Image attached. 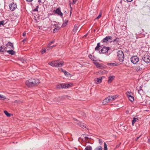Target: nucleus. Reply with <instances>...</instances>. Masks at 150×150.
Wrapping results in <instances>:
<instances>
[{"instance_id":"1","label":"nucleus","mask_w":150,"mask_h":150,"mask_svg":"<svg viewBox=\"0 0 150 150\" xmlns=\"http://www.w3.org/2000/svg\"><path fill=\"white\" fill-rule=\"evenodd\" d=\"M40 83V80L38 79H31L25 82L26 85L29 87L37 86Z\"/></svg>"},{"instance_id":"2","label":"nucleus","mask_w":150,"mask_h":150,"mask_svg":"<svg viewBox=\"0 0 150 150\" xmlns=\"http://www.w3.org/2000/svg\"><path fill=\"white\" fill-rule=\"evenodd\" d=\"M118 59L120 62H122L124 60V54L123 51L119 50L117 52Z\"/></svg>"},{"instance_id":"3","label":"nucleus","mask_w":150,"mask_h":150,"mask_svg":"<svg viewBox=\"0 0 150 150\" xmlns=\"http://www.w3.org/2000/svg\"><path fill=\"white\" fill-rule=\"evenodd\" d=\"M71 85H72V84L61 83L56 85V87L57 88H69Z\"/></svg>"},{"instance_id":"4","label":"nucleus","mask_w":150,"mask_h":150,"mask_svg":"<svg viewBox=\"0 0 150 150\" xmlns=\"http://www.w3.org/2000/svg\"><path fill=\"white\" fill-rule=\"evenodd\" d=\"M131 62L134 64H137L139 61V59L137 56H132L131 59Z\"/></svg>"},{"instance_id":"5","label":"nucleus","mask_w":150,"mask_h":150,"mask_svg":"<svg viewBox=\"0 0 150 150\" xmlns=\"http://www.w3.org/2000/svg\"><path fill=\"white\" fill-rule=\"evenodd\" d=\"M64 64V62H61L59 60H57L54 61V66L56 67H59L62 66Z\"/></svg>"},{"instance_id":"6","label":"nucleus","mask_w":150,"mask_h":150,"mask_svg":"<svg viewBox=\"0 0 150 150\" xmlns=\"http://www.w3.org/2000/svg\"><path fill=\"white\" fill-rule=\"evenodd\" d=\"M142 60L146 63L150 62V56L149 55H144L142 58Z\"/></svg>"},{"instance_id":"7","label":"nucleus","mask_w":150,"mask_h":150,"mask_svg":"<svg viewBox=\"0 0 150 150\" xmlns=\"http://www.w3.org/2000/svg\"><path fill=\"white\" fill-rule=\"evenodd\" d=\"M9 6L10 10L11 11H13L17 8V5L16 4L13 2L9 5Z\"/></svg>"},{"instance_id":"8","label":"nucleus","mask_w":150,"mask_h":150,"mask_svg":"<svg viewBox=\"0 0 150 150\" xmlns=\"http://www.w3.org/2000/svg\"><path fill=\"white\" fill-rule=\"evenodd\" d=\"M143 67V65L142 63L140 62L138 65H137L135 69L136 71H140L142 69Z\"/></svg>"},{"instance_id":"9","label":"nucleus","mask_w":150,"mask_h":150,"mask_svg":"<svg viewBox=\"0 0 150 150\" xmlns=\"http://www.w3.org/2000/svg\"><path fill=\"white\" fill-rule=\"evenodd\" d=\"M109 50V47L104 46L101 50L100 52L102 53H104L107 52Z\"/></svg>"},{"instance_id":"10","label":"nucleus","mask_w":150,"mask_h":150,"mask_svg":"<svg viewBox=\"0 0 150 150\" xmlns=\"http://www.w3.org/2000/svg\"><path fill=\"white\" fill-rule=\"evenodd\" d=\"M111 97H109V96L105 98L103 101L102 103L103 105L106 104L108 103L109 102L111 101L110 98Z\"/></svg>"},{"instance_id":"11","label":"nucleus","mask_w":150,"mask_h":150,"mask_svg":"<svg viewBox=\"0 0 150 150\" xmlns=\"http://www.w3.org/2000/svg\"><path fill=\"white\" fill-rule=\"evenodd\" d=\"M54 11L55 13L57 14L58 15H59L60 16H62L63 13L61 12L60 9L59 8H57L56 10H54Z\"/></svg>"},{"instance_id":"12","label":"nucleus","mask_w":150,"mask_h":150,"mask_svg":"<svg viewBox=\"0 0 150 150\" xmlns=\"http://www.w3.org/2000/svg\"><path fill=\"white\" fill-rule=\"evenodd\" d=\"M94 64L97 68L100 69H102L104 68V67L102 64H100L98 62L95 63Z\"/></svg>"},{"instance_id":"13","label":"nucleus","mask_w":150,"mask_h":150,"mask_svg":"<svg viewBox=\"0 0 150 150\" xmlns=\"http://www.w3.org/2000/svg\"><path fill=\"white\" fill-rule=\"evenodd\" d=\"M54 42V40H53L50 41V43H49L47 45V50H49V48H52V47H54L55 45H51V44L53 43Z\"/></svg>"},{"instance_id":"14","label":"nucleus","mask_w":150,"mask_h":150,"mask_svg":"<svg viewBox=\"0 0 150 150\" xmlns=\"http://www.w3.org/2000/svg\"><path fill=\"white\" fill-rule=\"evenodd\" d=\"M102 78L100 77L96 79L95 80L96 83H100L102 82Z\"/></svg>"},{"instance_id":"15","label":"nucleus","mask_w":150,"mask_h":150,"mask_svg":"<svg viewBox=\"0 0 150 150\" xmlns=\"http://www.w3.org/2000/svg\"><path fill=\"white\" fill-rule=\"evenodd\" d=\"M115 78L114 76H109L108 77V83H111L114 79Z\"/></svg>"},{"instance_id":"16","label":"nucleus","mask_w":150,"mask_h":150,"mask_svg":"<svg viewBox=\"0 0 150 150\" xmlns=\"http://www.w3.org/2000/svg\"><path fill=\"white\" fill-rule=\"evenodd\" d=\"M79 126L82 128H86V125L83 123L79 122L78 123Z\"/></svg>"},{"instance_id":"17","label":"nucleus","mask_w":150,"mask_h":150,"mask_svg":"<svg viewBox=\"0 0 150 150\" xmlns=\"http://www.w3.org/2000/svg\"><path fill=\"white\" fill-rule=\"evenodd\" d=\"M7 48L4 46L3 47L1 46L0 47V52H3L4 51H7Z\"/></svg>"},{"instance_id":"18","label":"nucleus","mask_w":150,"mask_h":150,"mask_svg":"<svg viewBox=\"0 0 150 150\" xmlns=\"http://www.w3.org/2000/svg\"><path fill=\"white\" fill-rule=\"evenodd\" d=\"M7 51V52L9 54H11L12 55L14 54L15 53V52L12 50H7V51Z\"/></svg>"},{"instance_id":"19","label":"nucleus","mask_w":150,"mask_h":150,"mask_svg":"<svg viewBox=\"0 0 150 150\" xmlns=\"http://www.w3.org/2000/svg\"><path fill=\"white\" fill-rule=\"evenodd\" d=\"M55 28L53 30V33H55L57 32V31L58 30L60 29V28L59 27L57 26L56 25H55Z\"/></svg>"},{"instance_id":"20","label":"nucleus","mask_w":150,"mask_h":150,"mask_svg":"<svg viewBox=\"0 0 150 150\" xmlns=\"http://www.w3.org/2000/svg\"><path fill=\"white\" fill-rule=\"evenodd\" d=\"M62 69V71L64 73L66 76L69 77V76L70 75V74L69 73L65 70H63Z\"/></svg>"},{"instance_id":"21","label":"nucleus","mask_w":150,"mask_h":150,"mask_svg":"<svg viewBox=\"0 0 150 150\" xmlns=\"http://www.w3.org/2000/svg\"><path fill=\"white\" fill-rule=\"evenodd\" d=\"M138 118L134 117L132 121V125H134V124L138 120Z\"/></svg>"},{"instance_id":"22","label":"nucleus","mask_w":150,"mask_h":150,"mask_svg":"<svg viewBox=\"0 0 150 150\" xmlns=\"http://www.w3.org/2000/svg\"><path fill=\"white\" fill-rule=\"evenodd\" d=\"M117 97V95L109 96V97H111L110 98L111 101L113 100Z\"/></svg>"},{"instance_id":"23","label":"nucleus","mask_w":150,"mask_h":150,"mask_svg":"<svg viewBox=\"0 0 150 150\" xmlns=\"http://www.w3.org/2000/svg\"><path fill=\"white\" fill-rule=\"evenodd\" d=\"M100 47V43H98L97 44L96 47L95 48V51L99 50V49Z\"/></svg>"},{"instance_id":"24","label":"nucleus","mask_w":150,"mask_h":150,"mask_svg":"<svg viewBox=\"0 0 150 150\" xmlns=\"http://www.w3.org/2000/svg\"><path fill=\"white\" fill-rule=\"evenodd\" d=\"M107 38V39H108V42H111L112 41V37L110 36H106Z\"/></svg>"},{"instance_id":"25","label":"nucleus","mask_w":150,"mask_h":150,"mask_svg":"<svg viewBox=\"0 0 150 150\" xmlns=\"http://www.w3.org/2000/svg\"><path fill=\"white\" fill-rule=\"evenodd\" d=\"M117 63H109L107 64V65L110 66H115L117 65Z\"/></svg>"},{"instance_id":"26","label":"nucleus","mask_w":150,"mask_h":150,"mask_svg":"<svg viewBox=\"0 0 150 150\" xmlns=\"http://www.w3.org/2000/svg\"><path fill=\"white\" fill-rule=\"evenodd\" d=\"M129 100L131 101V102H132L133 101H134V97L132 96H129V97H128Z\"/></svg>"},{"instance_id":"27","label":"nucleus","mask_w":150,"mask_h":150,"mask_svg":"<svg viewBox=\"0 0 150 150\" xmlns=\"http://www.w3.org/2000/svg\"><path fill=\"white\" fill-rule=\"evenodd\" d=\"M72 2H71L70 1H69L70 6L71 8V4H76V2L77 1V0H72Z\"/></svg>"},{"instance_id":"28","label":"nucleus","mask_w":150,"mask_h":150,"mask_svg":"<svg viewBox=\"0 0 150 150\" xmlns=\"http://www.w3.org/2000/svg\"><path fill=\"white\" fill-rule=\"evenodd\" d=\"M8 46H11L12 49L14 48L13 45L12 43L11 42H8V43L7 45V47H8Z\"/></svg>"},{"instance_id":"29","label":"nucleus","mask_w":150,"mask_h":150,"mask_svg":"<svg viewBox=\"0 0 150 150\" xmlns=\"http://www.w3.org/2000/svg\"><path fill=\"white\" fill-rule=\"evenodd\" d=\"M92 147L90 146H86L85 148V150H92Z\"/></svg>"},{"instance_id":"30","label":"nucleus","mask_w":150,"mask_h":150,"mask_svg":"<svg viewBox=\"0 0 150 150\" xmlns=\"http://www.w3.org/2000/svg\"><path fill=\"white\" fill-rule=\"evenodd\" d=\"M20 60L23 63L25 64V63H26L27 62V60L25 59L21 58L20 59Z\"/></svg>"},{"instance_id":"31","label":"nucleus","mask_w":150,"mask_h":150,"mask_svg":"<svg viewBox=\"0 0 150 150\" xmlns=\"http://www.w3.org/2000/svg\"><path fill=\"white\" fill-rule=\"evenodd\" d=\"M4 112L5 115L8 117H10L11 116V114L9 113L6 111H4Z\"/></svg>"},{"instance_id":"32","label":"nucleus","mask_w":150,"mask_h":150,"mask_svg":"<svg viewBox=\"0 0 150 150\" xmlns=\"http://www.w3.org/2000/svg\"><path fill=\"white\" fill-rule=\"evenodd\" d=\"M78 25H74V28L73 29V31L74 32H75L77 30V29L78 28Z\"/></svg>"},{"instance_id":"33","label":"nucleus","mask_w":150,"mask_h":150,"mask_svg":"<svg viewBox=\"0 0 150 150\" xmlns=\"http://www.w3.org/2000/svg\"><path fill=\"white\" fill-rule=\"evenodd\" d=\"M103 148L101 146H98L94 150H102Z\"/></svg>"},{"instance_id":"34","label":"nucleus","mask_w":150,"mask_h":150,"mask_svg":"<svg viewBox=\"0 0 150 150\" xmlns=\"http://www.w3.org/2000/svg\"><path fill=\"white\" fill-rule=\"evenodd\" d=\"M126 94L127 96V97H129V96H130L131 95L132 96V93H131V92H129V91H127L126 92Z\"/></svg>"},{"instance_id":"35","label":"nucleus","mask_w":150,"mask_h":150,"mask_svg":"<svg viewBox=\"0 0 150 150\" xmlns=\"http://www.w3.org/2000/svg\"><path fill=\"white\" fill-rule=\"evenodd\" d=\"M104 148L103 150H107V145L105 142L104 143Z\"/></svg>"},{"instance_id":"36","label":"nucleus","mask_w":150,"mask_h":150,"mask_svg":"<svg viewBox=\"0 0 150 150\" xmlns=\"http://www.w3.org/2000/svg\"><path fill=\"white\" fill-rule=\"evenodd\" d=\"M6 99V97L3 95H0V100H4Z\"/></svg>"},{"instance_id":"37","label":"nucleus","mask_w":150,"mask_h":150,"mask_svg":"<svg viewBox=\"0 0 150 150\" xmlns=\"http://www.w3.org/2000/svg\"><path fill=\"white\" fill-rule=\"evenodd\" d=\"M107 38L106 37L105 38H104L102 40L103 42H108V39H107Z\"/></svg>"},{"instance_id":"38","label":"nucleus","mask_w":150,"mask_h":150,"mask_svg":"<svg viewBox=\"0 0 150 150\" xmlns=\"http://www.w3.org/2000/svg\"><path fill=\"white\" fill-rule=\"evenodd\" d=\"M46 50L45 49H42V50L41 51L42 54H43L45 52Z\"/></svg>"},{"instance_id":"39","label":"nucleus","mask_w":150,"mask_h":150,"mask_svg":"<svg viewBox=\"0 0 150 150\" xmlns=\"http://www.w3.org/2000/svg\"><path fill=\"white\" fill-rule=\"evenodd\" d=\"M101 16V13H100L99 15L96 18V19H99V18H100Z\"/></svg>"},{"instance_id":"40","label":"nucleus","mask_w":150,"mask_h":150,"mask_svg":"<svg viewBox=\"0 0 150 150\" xmlns=\"http://www.w3.org/2000/svg\"><path fill=\"white\" fill-rule=\"evenodd\" d=\"M99 142V143L101 145L103 143V142L101 141V139H98Z\"/></svg>"},{"instance_id":"41","label":"nucleus","mask_w":150,"mask_h":150,"mask_svg":"<svg viewBox=\"0 0 150 150\" xmlns=\"http://www.w3.org/2000/svg\"><path fill=\"white\" fill-rule=\"evenodd\" d=\"M49 64L52 66H54V62L53 63L52 62H50L49 63Z\"/></svg>"},{"instance_id":"42","label":"nucleus","mask_w":150,"mask_h":150,"mask_svg":"<svg viewBox=\"0 0 150 150\" xmlns=\"http://www.w3.org/2000/svg\"><path fill=\"white\" fill-rule=\"evenodd\" d=\"M4 23V21H0V25H3Z\"/></svg>"},{"instance_id":"43","label":"nucleus","mask_w":150,"mask_h":150,"mask_svg":"<svg viewBox=\"0 0 150 150\" xmlns=\"http://www.w3.org/2000/svg\"><path fill=\"white\" fill-rule=\"evenodd\" d=\"M38 6H37L36 7V8H34L33 9V11H38Z\"/></svg>"},{"instance_id":"44","label":"nucleus","mask_w":150,"mask_h":150,"mask_svg":"<svg viewBox=\"0 0 150 150\" xmlns=\"http://www.w3.org/2000/svg\"><path fill=\"white\" fill-rule=\"evenodd\" d=\"M67 25V22H66L65 23H63V24H62V26L63 27H64V26H65L66 25Z\"/></svg>"},{"instance_id":"45","label":"nucleus","mask_w":150,"mask_h":150,"mask_svg":"<svg viewBox=\"0 0 150 150\" xmlns=\"http://www.w3.org/2000/svg\"><path fill=\"white\" fill-rule=\"evenodd\" d=\"M142 135H140L139 137H137L135 139V141H137L139 138Z\"/></svg>"},{"instance_id":"46","label":"nucleus","mask_w":150,"mask_h":150,"mask_svg":"<svg viewBox=\"0 0 150 150\" xmlns=\"http://www.w3.org/2000/svg\"><path fill=\"white\" fill-rule=\"evenodd\" d=\"M26 33L25 32H24L23 34V36H25L26 35Z\"/></svg>"},{"instance_id":"47","label":"nucleus","mask_w":150,"mask_h":150,"mask_svg":"<svg viewBox=\"0 0 150 150\" xmlns=\"http://www.w3.org/2000/svg\"><path fill=\"white\" fill-rule=\"evenodd\" d=\"M127 1L129 2H131L133 0H126Z\"/></svg>"},{"instance_id":"48","label":"nucleus","mask_w":150,"mask_h":150,"mask_svg":"<svg viewBox=\"0 0 150 150\" xmlns=\"http://www.w3.org/2000/svg\"><path fill=\"white\" fill-rule=\"evenodd\" d=\"M26 39H24L22 41H23V42H24L26 41Z\"/></svg>"},{"instance_id":"49","label":"nucleus","mask_w":150,"mask_h":150,"mask_svg":"<svg viewBox=\"0 0 150 150\" xmlns=\"http://www.w3.org/2000/svg\"><path fill=\"white\" fill-rule=\"evenodd\" d=\"M33 0H26L28 2H31V1H32Z\"/></svg>"},{"instance_id":"50","label":"nucleus","mask_w":150,"mask_h":150,"mask_svg":"<svg viewBox=\"0 0 150 150\" xmlns=\"http://www.w3.org/2000/svg\"><path fill=\"white\" fill-rule=\"evenodd\" d=\"M92 57V56L91 55H89L88 57L89 58H91V57Z\"/></svg>"},{"instance_id":"51","label":"nucleus","mask_w":150,"mask_h":150,"mask_svg":"<svg viewBox=\"0 0 150 150\" xmlns=\"http://www.w3.org/2000/svg\"><path fill=\"white\" fill-rule=\"evenodd\" d=\"M141 89H140V90H138V93H139V91H141Z\"/></svg>"},{"instance_id":"52","label":"nucleus","mask_w":150,"mask_h":150,"mask_svg":"<svg viewBox=\"0 0 150 150\" xmlns=\"http://www.w3.org/2000/svg\"><path fill=\"white\" fill-rule=\"evenodd\" d=\"M128 112H129V111H126V113H128Z\"/></svg>"},{"instance_id":"53","label":"nucleus","mask_w":150,"mask_h":150,"mask_svg":"<svg viewBox=\"0 0 150 150\" xmlns=\"http://www.w3.org/2000/svg\"><path fill=\"white\" fill-rule=\"evenodd\" d=\"M116 39H115V40H113V42H115L116 41Z\"/></svg>"},{"instance_id":"54","label":"nucleus","mask_w":150,"mask_h":150,"mask_svg":"<svg viewBox=\"0 0 150 150\" xmlns=\"http://www.w3.org/2000/svg\"><path fill=\"white\" fill-rule=\"evenodd\" d=\"M71 12H70V15H71Z\"/></svg>"},{"instance_id":"55","label":"nucleus","mask_w":150,"mask_h":150,"mask_svg":"<svg viewBox=\"0 0 150 150\" xmlns=\"http://www.w3.org/2000/svg\"><path fill=\"white\" fill-rule=\"evenodd\" d=\"M99 52L100 53H100V51H99Z\"/></svg>"},{"instance_id":"56","label":"nucleus","mask_w":150,"mask_h":150,"mask_svg":"<svg viewBox=\"0 0 150 150\" xmlns=\"http://www.w3.org/2000/svg\"><path fill=\"white\" fill-rule=\"evenodd\" d=\"M76 150H80V149H78V150H77V149Z\"/></svg>"},{"instance_id":"57","label":"nucleus","mask_w":150,"mask_h":150,"mask_svg":"<svg viewBox=\"0 0 150 150\" xmlns=\"http://www.w3.org/2000/svg\"><path fill=\"white\" fill-rule=\"evenodd\" d=\"M85 137V138H87V137Z\"/></svg>"},{"instance_id":"58","label":"nucleus","mask_w":150,"mask_h":150,"mask_svg":"<svg viewBox=\"0 0 150 150\" xmlns=\"http://www.w3.org/2000/svg\"><path fill=\"white\" fill-rule=\"evenodd\" d=\"M149 104H150V103H149Z\"/></svg>"}]
</instances>
